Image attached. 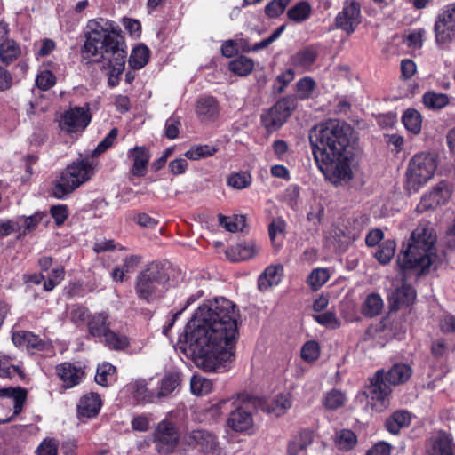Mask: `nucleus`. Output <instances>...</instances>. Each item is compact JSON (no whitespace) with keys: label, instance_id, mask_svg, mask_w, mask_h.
<instances>
[{"label":"nucleus","instance_id":"f257e3e1","mask_svg":"<svg viewBox=\"0 0 455 455\" xmlns=\"http://www.w3.org/2000/svg\"><path fill=\"white\" fill-rule=\"evenodd\" d=\"M238 317L235 305L226 298L203 304L179 336L177 349L204 371L224 369L235 356Z\"/></svg>","mask_w":455,"mask_h":455},{"label":"nucleus","instance_id":"f03ea898","mask_svg":"<svg viewBox=\"0 0 455 455\" xmlns=\"http://www.w3.org/2000/svg\"><path fill=\"white\" fill-rule=\"evenodd\" d=\"M436 238L433 229L426 223H420L411 233L408 243L403 245L398 256L399 271L392 280L387 300L391 310L409 307L416 299V290L411 283L434 265L437 259Z\"/></svg>","mask_w":455,"mask_h":455},{"label":"nucleus","instance_id":"7ed1b4c3","mask_svg":"<svg viewBox=\"0 0 455 455\" xmlns=\"http://www.w3.org/2000/svg\"><path fill=\"white\" fill-rule=\"evenodd\" d=\"M352 127L344 121L329 119L315 125L309 132L314 159L326 180L334 185L353 179L349 150Z\"/></svg>","mask_w":455,"mask_h":455},{"label":"nucleus","instance_id":"20e7f679","mask_svg":"<svg viewBox=\"0 0 455 455\" xmlns=\"http://www.w3.org/2000/svg\"><path fill=\"white\" fill-rule=\"evenodd\" d=\"M87 28L84 52L94 57L95 60L108 62V84L115 87L119 84L127 57V47L121 29L114 21L103 18L90 20Z\"/></svg>","mask_w":455,"mask_h":455},{"label":"nucleus","instance_id":"39448f33","mask_svg":"<svg viewBox=\"0 0 455 455\" xmlns=\"http://www.w3.org/2000/svg\"><path fill=\"white\" fill-rule=\"evenodd\" d=\"M170 275L165 265L152 261L138 274L134 290L140 299L149 303L159 299L167 291Z\"/></svg>","mask_w":455,"mask_h":455},{"label":"nucleus","instance_id":"423d86ee","mask_svg":"<svg viewBox=\"0 0 455 455\" xmlns=\"http://www.w3.org/2000/svg\"><path fill=\"white\" fill-rule=\"evenodd\" d=\"M93 174L94 166L89 160L74 162L60 172L52 188V195L57 199H65Z\"/></svg>","mask_w":455,"mask_h":455},{"label":"nucleus","instance_id":"0eeeda50","mask_svg":"<svg viewBox=\"0 0 455 455\" xmlns=\"http://www.w3.org/2000/svg\"><path fill=\"white\" fill-rule=\"evenodd\" d=\"M248 395H237L223 399L211 408L213 415L229 413L228 426L235 432H244L251 429L253 426L251 413L248 411Z\"/></svg>","mask_w":455,"mask_h":455},{"label":"nucleus","instance_id":"6e6552de","mask_svg":"<svg viewBox=\"0 0 455 455\" xmlns=\"http://www.w3.org/2000/svg\"><path fill=\"white\" fill-rule=\"evenodd\" d=\"M436 167V158L433 154L420 152L413 156L406 172L408 190L417 192L434 176Z\"/></svg>","mask_w":455,"mask_h":455},{"label":"nucleus","instance_id":"1a4fd4ad","mask_svg":"<svg viewBox=\"0 0 455 455\" xmlns=\"http://www.w3.org/2000/svg\"><path fill=\"white\" fill-rule=\"evenodd\" d=\"M27 399V390L20 387L0 388V424L14 419L21 411Z\"/></svg>","mask_w":455,"mask_h":455},{"label":"nucleus","instance_id":"9d476101","mask_svg":"<svg viewBox=\"0 0 455 455\" xmlns=\"http://www.w3.org/2000/svg\"><path fill=\"white\" fill-rule=\"evenodd\" d=\"M296 108L294 97H283L261 114V124L268 132L279 130Z\"/></svg>","mask_w":455,"mask_h":455},{"label":"nucleus","instance_id":"9b49d317","mask_svg":"<svg viewBox=\"0 0 455 455\" xmlns=\"http://www.w3.org/2000/svg\"><path fill=\"white\" fill-rule=\"evenodd\" d=\"M180 434L174 423L167 419L160 421L153 433V443L160 455L172 453L179 444Z\"/></svg>","mask_w":455,"mask_h":455},{"label":"nucleus","instance_id":"f8f14e48","mask_svg":"<svg viewBox=\"0 0 455 455\" xmlns=\"http://www.w3.org/2000/svg\"><path fill=\"white\" fill-rule=\"evenodd\" d=\"M434 31L438 46L443 47L455 40V3L445 6L438 14Z\"/></svg>","mask_w":455,"mask_h":455},{"label":"nucleus","instance_id":"ddd939ff","mask_svg":"<svg viewBox=\"0 0 455 455\" xmlns=\"http://www.w3.org/2000/svg\"><path fill=\"white\" fill-rule=\"evenodd\" d=\"M362 22L361 6L355 0H346L343 7L335 18L337 28L347 35L353 34Z\"/></svg>","mask_w":455,"mask_h":455},{"label":"nucleus","instance_id":"4468645a","mask_svg":"<svg viewBox=\"0 0 455 455\" xmlns=\"http://www.w3.org/2000/svg\"><path fill=\"white\" fill-rule=\"evenodd\" d=\"M451 186L446 181H441L421 196L415 211L418 213H423L427 211L434 210L446 204L451 198Z\"/></svg>","mask_w":455,"mask_h":455},{"label":"nucleus","instance_id":"2eb2a0df","mask_svg":"<svg viewBox=\"0 0 455 455\" xmlns=\"http://www.w3.org/2000/svg\"><path fill=\"white\" fill-rule=\"evenodd\" d=\"M427 455H455L452 435L444 430L434 431L426 442Z\"/></svg>","mask_w":455,"mask_h":455},{"label":"nucleus","instance_id":"dca6fc26","mask_svg":"<svg viewBox=\"0 0 455 455\" xmlns=\"http://www.w3.org/2000/svg\"><path fill=\"white\" fill-rule=\"evenodd\" d=\"M91 122L88 108L83 107L70 108L61 116L60 127L68 132H76L84 130Z\"/></svg>","mask_w":455,"mask_h":455},{"label":"nucleus","instance_id":"f3484780","mask_svg":"<svg viewBox=\"0 0 455 455\" xmlns=\"http://www.w3.org/2000/svg\"><path fill=\"white\" fill-rule=\"evenodd\" d=\"M390 393V384L386 380L383 370L377 371L363 392L367 398L380 403L381 407H386V399Z\"/></svg>","mask_w":455,"mask_h":455},{"label":"nucleus","instance_id":"a211bd4d","mask_svg":"<svg viewBox=\"0 0 455 455\" xmlns=\"http://www.w3.org/2000/svg\"><path fill=\"white\" fill-rule=\"evenodd\" d=\"M12 340L16 347H24L28 352L47 351L52 348L51 342L41 339L38 335L28 331H18L12 333Z\"/></svg>","mask_w":455,"mask_h":455},{"label":"nucleus","instance_id":"6ab92c4d","mask_svg":"<svg viewBox=\"0 0 455 455\" xmlns=\"http://www.w3.org/2000/svg\"><path fill=\"white\" fill-rule=\"evenodd\" d=\"M220 105L212 96L201 97L196 105L197 117L205 123L215 121L220 115Z\"/></svg>","mask_w":455,"mask_h":455},{"label":"nucleus","instance_id":"aec40b11","mask_svg":"<svg viewBox=\"0 0 455 455\" xmlns=\"http://www.w3.org/2000/svg\"><path fill=\"white\" fill-rule=\"evenodd\" d=\"M56 373L63 383V387L71 388L78 385L84 376V371L80 367L73 363L65 362L56 366Z\"/></svg>","mask_w":455,"mask_h":455},{"label":"nucleus","instance_id":"412c9836","mask_svg":"<svg viewBox=\"0 0 455 455\" xmlns=\"http://www.w3.org/2000/svg\"><path fill=\"white\" fill-rule=\"evenodd\" d=\"M185 443L193 447H199L203 451L208 452L215 449L216 437L204 430H194L184 436Z\"/></svg>","mask_w":455,"mask_h":455},{"label":"nucleus","instance_id":"4be33fe9","mask_svg":"<svg viewBox=\"0 0 455 455\" xmlns=\"http://www.w3.org/2000/svg\"><path fill=\"white\" fill-rule=\"evenodd\" d=\"M318 56V51L315 46L310 45L304 47L290 58L291 64L293 68L303 72L308 71L315 62Z\"/></svg>","mask_w":455,"mask_h":455},{"label":"nucleus","instance_id":"5701e85b","mask_svg":"<svg viewBox=\"0 0 455 455\" xmlns=\"http://www.w3.org/2000/svg\"><path fill=\"white\" fill-rule=\"evenodd\" d=\"M101 405V399L98 394H86L80 398L77 404V416L79 419L94 418L99 414Z\"/></svg>","mask_w":455,"mask_h":455},{"label":"nucleus","instance_id":"b1692460","mask_svg":"<svg viewBox=\"0 0 455 455\" xmlns=\"http://www.w3.org/2000/svg\"><path fill=\"white\" fill-rule=\"evenodd\" d=\"M127 156L132 160L131 170L132 175L143 177L146 174V168L150 158L148 149L143 146H136L128 150Z\"/></svg>","mask_w":455,"mask_h":455},{"label":"nucleus","instance_id":"393cba45","mask_svg":"<svg viewBox=\"0 0 455 455\" xmlns=\"http://www.w3.org/2000/svg\"><path fill=\"white\" fill-rule=\"evenodd\" d=\"M260 251V246L254 241L238 243L227 251V256L233 261L246 260L253 258Z\"/></svg>","mask_w":455,"mask_h":455},{"label":"nucleus","instance_id":"a878e982","mask_svg":"<svg viewBox=\"0 0 455 455\" xmlns=\"http://www.w3.org/2000/svg\"><path fill=\"white\" fill-rule=\"evenodd\" d=\"M313 442V434L309 430H302L289 442L287 455H305L307 448Z\"/></svg>","mask_w":455,"mask_h":455},{"label":"nucleus","instance_id":"bb28decb","mask_svg":"<svg viewBox=\"0 0 455 455\" xmlns=\"http://www.w3.org/2000/svg\"><path fill=\"white\" fill-rule=\"evenodd\" d=\"M411 415L406 410H397L386 419L385 427L393 434L397 435L403 427L411 424Z\"/></svg>","mask_w":455,"mask_h":455},{"label":"nucleus","instance_id":"cd10ccee","mask_svg":"<svg viewBox=\"0 0 455 455\" xmlns=\"http://www.w3.org/2000/svg\"><path fill=\"white\" fill-rule=\"evenodd\" d=\"M283 272V267L282 265L267 267L259 277V289L265 291L273 285H277L281 282Z\"/></svg>","mask_w":455,"mask_h":455},{"label":"nucleus","instance_id":"c85d7f7f","mask_svg":"<svg viewBox=\"0 0 455 455\" xmlns=\"http://www.w3.org/2000/svg\"><path fill=\"white\" fill-rule=\"evenodd\" d=\"M411 375V369L405 363H395L387 372H385L386 380L393 386L406 382Z\"/></svg>","mask_w":455,"mask_h":455},{"label":"nucleus","instance_id":"c756f323","mask_svg":"<svg viewBox=\"0 0 455 455\" xmlns=\"http://www.w3.org/2000/svg\"><path fill=\"white\" fill-rule=\"evenodd\" d=\"M21 55L20 45L12 39L6 38L0 43V60L5 65H10Z\"/></svg>","mask_w":455,"mask_h":455},{"label":"nucleus","instance_id":"7c9ffc66","mask_svg":"<svg viewBox=\"0 0 455 455\" xmlns=\"http://www.w3.org/2000/svg\"><path fill=\"white\" fill-rule=\"evenodd\" d=\"M108 315L99 313L92 315L88 321L89 333L93 337H104L109 331Z\"/></svg>","mask_w":455,"mask_h":455},{"label":"nucleus","instance_id":"2f4dec72","mask_svg":"<svg viewBox=\"0 0 455 455\" xmlns=\"http://www.w3.org/2000/svg\"><path fill=\"white\" fill-rule=\"evenodd\" d=\"M422 102L430 110H440L450 104V97L446 93L427 91L422 96Z\"/></svg>","mask_w":455,"mask_h":455},{"label":"nucleus","instance_id":"473e14b6","mask_svg":"<svg viewBox=\"0 0 455 455\" xmlns=\"http://www.w3.org/2000/svg\"><path fill=\"white\" fill-rule=\"evenodd\" d=\"M228 69L239 76H246L254 69V61L251 58L240 55L228 63Z\"/></svg>","mask_w":455,"mask_h":455},{"label":"nucleus","instance_id":"72a5a7b5","mask_svg":"<svg viewBox=\"0 0 455 455\" xmlns=\"http://www.w3.org/2000/svg\"><path fill=\"white\" fill-rule=\"evenodd\" d=\"M291 405L292 403L290 395L280 394L269 403H267L263 407V411L279 417L283 415L285 411L291 407Z\"/></svg>","mask_w":455,"mask_h":455},{"label":"nucleus","instance_id":"f704fd0d","mask_svg":"<svg viewBox=\"0 0 455 455\" xmlns=\"http://www.w3.org/2000/svg\"><path fill=\"white\" fill-rule=\"evenodd\" d=\"M402 122L406 130L410 132L415 135L420 133L422 126V116L418 110L414 108L406 109L403 114Z\"/></svg>","mask_w":455,"mask_h":455},{"label":"nucleus","instance_id":"c9c22d12","mask_svg":"<svg viewBox=\"0 0 455 455\" xmlns=\"http://www.w3.org/2000/svg\"><path fill=\"white\" fill-rule=\"evenodd\" d=\"M384 303L381 297L377 293L369 294L362 307V314L367 317H374L380 314Z\"/></svg>","mask_w":455,"mask_h":455},{"label":"nucleus","instance_id":"e433bc0d","mask_svg":"<svg viewBox=\"0 0 455 455\" xmlns=\"http://www.w3.org/2000/svg\"><path fill=\"white\" fill-rule=\"evenodd\" d=\"M127 389L133 395L138 402L152 403L155 395L150 392L144 380H136L127 385Z\"/></svg>","mask_w":455,"mask_h":455},{"label":"nucleus","instance_id":"4c0bfd02","mask_svg":"<svg viewBox=\"0 0 455 455\" xmlns=\"http://www.w3.org/2000/svg\"><path fill=\"white\" fill-rule=\"evenodd\" d=\"M311 12L310 4L306 1H301L289 9L287 16L291 20L299 23L307 20L311 15Z\"/></svg>","mask_w":455,"mask_h":455},{"label":"nucleus","instance_id":"58836bf2","mask_svg":"<svg viewBox=\"0 0 455 455\" xmlns=\"http://www.w3.org/2000/svg\"><path fill=\"white\" fill-rule=\"evenodd\" d=\"M149 50L148 47L141 45L135 47L129 59V65L133 69L142 68L148 61Z\"/></svg>","mask_w":455,"mask_h":455},{"label":"nucleus","instance_id":"ea45409f","mask_svg":"<svg viewBox=\"0 0 455 455\" xmlns=\"http://www.w3.org/2000/svg\"><path fill=\"white\" fill-rule=\"evenodd\" d=\"M396 244L393 240H387L376 251L374 257L382 265L387 264L394 257Z\"/></svg>","mask_w":455,"mask_h":455},{"label":"nucleus","instance_id":"a19ab883","mask_svg":"<svg viewBox=\"0 0 455 455\" xmlns=\"http://www.w3.org/2000/svg\"><path fill=\"white\" fill-rule=\"evenodd\" d=\"M116 367L109 363H104L98 366L95 381L102 387H108L114 379Z\"/></svg>","mask_w":455,"mask_h":455},{"label":"nucleus","instance_id":"79ce46f5","mask_svg":"<svg viewBox=\"0 0 455 455\" xmlns=\"http://www.w3.org/2000/svg\"><path fill=\"white\" fill-rule=\"evenodd\" d=\"M330 278L326 268H315L307 276V283L313 291L320 289Z\"/></svg>","mask_w":455,"mask_h":455},{"label":"nucleus","instance_id":"37998d69","mask_svg":"<svg viewBox=\"0 0 455 455\" xmlns=\"http://www.w3.org/2000/svg\"><path fill=\"white\" fill-rule=\"evenodd\" d=\"M335 442L339 449L349 451L356 444L357 438L353 431L349 429H342L337 433Z\"/></svg>","mask_w":455,"mask_h":455},{"label":"nucleus","instance_id":"c03bdc74","mask_svg":"<svg viewBox=\"0 0 455 455\" xmlns=\"http://www.w3.org/2000/svg\"><path fill=\"white\" fill-rule=\"evenodd\" d=\"M190 387L193 394L204 395L212 391V383L203 376L194 375L190 381Z\"/></svg>","mask_w":455,"mask_h":455},{"label":"nucleus","instance_id":"a18cd8bd","mask_svg":"<svg viewBox=\"0 0 455 455\" xmlns=\"http://www.w3.org/2000/svg\"><path fill=\"white\" fill-rule=\"evenodd\" d=\"M180 384V375L172 373L166 375L161 382L160 390L157 393V397H164L172 393Z\"/></svg>","mask_w":455,"mask_h":455},{"label":"nucleus","instance_id":"49530a36","mask_svg":"<svg viewBox=\"0 0 455 455\" xmlns=\"http://www.w3.org/2000/svg\"><path fill=\"white\" fill-rule=\"evenodd\" d=\"M104 341L106 346L114 350H123L129 345L128 339L125 336L116 333L110 329L104 336Z\"/></svg>","mask_w":455,"mask_h":455},{"label":"nucleus","instance_id":"de8ad7c7","mask_svg":"<svg viewBox=\"0 0 455 455\" xmlns=\"http://www.w3.org/2000/svg\"><path fill=\"white\" fill-rule=\"evenodd\" d=\"M345 395L338 390L331 389L323 397V403L328 410H337L344 405Z\"/></svg>","mask_w":455,"mask_h":455},{"label":"nucleus","instance_id":"09e8293b","mask_svg":"<svg viewBox=\"0 0 455 455\" xmlns=\"http://www.w3.org/2000/svg\"><path fill=\"white\" fill-rule=\"evenodd\" d=\"M21 374V370L12 363L11 357L0 354V378H12Z\"/></svg>","mask_w":455,"mask_h":455},{"label":"nucleus","instance_id":"8fccbe9b","mask_svg":"<svg viewBox=\"0 0 455 455\" xmlns=\"http://www.w3.org/2000/svg\"><path fill=\"white\" fill-rule=\"evenodd\" d=\"M315 87V82L309 76L299 79L296 84L297 97L300 100L309 99Z\"/></svg>","mask_w":455,"mask_h":455},{"label":"nucleus","instance_id":"3c124183","mask_svg":"<svg viewBox=\"0 0 455 455\" xmlns=\"http://www.w3.org/2000/svg\"><path fill=\"white\" fill-rule=\"evenodd\" d=\"M228 185L235 189H243L251 183V175L248 172L232 173L228 178Z\"/></svg>","mask_w":455,"mask_h":455},{"label":"nucleus","instance_id":"603ef678","mask_svg":"<svg viewBox=\"0 0 455 455\" xmlns=\"http://www.w3.org/2000/svg\"><path fill=\"white\" fill-rule=\"evenodd\" d=\"M218 217L220 225L227 231L232 233L242 230L245 223V218L243 215L235 216L234 219L226 217L222 214H219Z\"/></svg>","mask_w":455,"mask_h":455},{"label":"nucleus","instance_id":"864d4df0","mask_svg":"<svg viewBox=\"0 0 455 455\" xmlns=\"http://www.w3.org/2000/svg\"><path fill=\"white\" fill-rule=\"evenodd\" d=\"M216 148L209 145H201L191 148L186 151L185 156L188 159L198 160L200 158L212 156L215 154Z\"/></svg>","mask_w":455,"mask_h":455},{"label":"nucleus","instance_id":"5fc2aeb1","mask_svg":"<svg viewBox=\"0 0 455 455\" xmlns=\"http://www.w3.org/2000/svg\"><path fill=\"white\" fill-rule=\"evenodd\" d=\"M320 355L319 344L315 340L306 342L301 348V357L306 362H314Z\"/></svg>","mask_w":455,"mask_h":455},{"label":"nucleus","instance_id":"6e6d98bb","mask_svg":"<svg viewBox=\"0 0 455 455\" xmlns=\"http://www.w3.org/2000/svg\"><path fill=\"white\" fill-rule=\"evenodd\" d=\"M118 135V129L113 128L108 134L98 144L96 148L92 151V156H98L111 148Z\"/></svg>","mask_w":455,"mask_h":455},{"label":"nucleus","instance_id":"4d7b16f0","mask_svg":"<svg viewBox=\"0 0 455 455\" xmlns=\"http://www.w3.org/2000/svg\"><path fill=\"white\" fill-rule=\"evenodd\" d=\"M294 71L292 68H288L284 72L278 75L275 78V84H274V90L277 93H282L285 87L293 81Z\"/></svg>","mask_w":455,"mask_h":455},{"label":"nucleus","instance_id":"13d9d810","mask_svg":"<svg viewBox=\"0 0 455 455\" xmlns=\"http://www.w3.org/2000/svg\"><path fill=\"white\" fill-rule=\"evenodd\" d=\"M58 442L53 438H45L36 448V455H57Z\"/></svg>","mask_w":455,"mask_h":455},{"label":"nucleus","instance_id":"bf43d9fd","mask_svg":"<svg viewBox=\"0 0 455 455\" xmlns=\"http://www.w3.org/2000/svg\"><path fill=\"white\" fill-rule=\"evenodd\" d=\"M36 85L43 91H47L56 83L55 76L49 70L42 71L36 77Z\"/></svg>","mask_w":455,"mask_h":455},{"label":"nucleus","instance_id":"052dcab7","mask_svg":"<svg viewBox=\"0 0 455 455\" xmlns=\"http://www.w3.org/2000/svg\"><path fill=\"white\" fill-rule=\"evenodd\" d=\"M438 325L444 334L455 333V315L445 313L439 317Z\"/></svg>","mask_w":455,"mask_h":455},{"label":"nucleus","instance_id":"680f3d73","mask_svg":"<svg viewBox=\"0 0 455 455\" xmlns=\"http://www.w3.org/2000/svg\"><path fill=\"white\" fill-rule=\"evenodd\" d=\"M448 352L449 345L446 342L445 339L439 338L433 341L431 346V353L435 358H443L448 355Z\"/></svg>","mask_w":455,"mask_h":455},{"label":"nucleus","instance_id":"e2e57ef3","mask_svg":"<svg viewBox=\"0 0 455 455\" xmlns=\"http://www.w3.org/2000/svg\"><path fill=\"white\" fill-rule=\"evenodd\" d=\"M180 121L178 116H172L165 122V135L168 139H176L179 135Z\"/></svg>","mask_w":455,"mask_h":455},{"label":"nucleus","instance_id":"0e129e2a","mask_svg":"<svg viewBox=\"0 0 455 455\" xmlns=\"http://www.w3.org/2000/svg\"><path fill=\"white\" fill-rule=\"evenodd\" d=\"M50 213L57 225H61L68 219V207L65 204L53 205L50 209Z\"/></svg>","mask_w":455,"mask_h":455},{"label":"nucleus","instance_id":"69168bd1","mask_svg":"<svg viewBox=\"0 0 455 455\" xmlns=\"http://www.w3.org/2000/svg\"><path fill=\"white\" fill-rule=\"evenodd\" d=\"M315 320L323 326L331 328H337L339 326V322L336 318V315L332 312H324L315 315Z\"/></svg>","mask_w":455,"mask_h":455},{"label":"nucleus","instance_id":"338daca9","mask_svg":"<svg viewBox=\"0 0 455 455\" xmlns=\"http://www.w3.org/2000/svg\"><path fill=\"white\" fill-rule=\"evenodd\" d=\"M131 424L134 431L146 432L149 429L150 419L147 415L141 414L135 416Z\"/></svg>","mask_w":455,"mask_h":455},{"label":"nucleus","instance_id":"774afa93","mask_svg":"<svg viewBox=\"0 0 455 455\" xmlns=\"http://www.w3.org/2000/svg\"><path fill=\"white\" fill-rule=\"evenodd\" d=\"M88 309L82 306H75L70 310V319L73 323H83L88 318Z\"/></svg>","mask_w":455,"mask_h":455}]
</instances>
